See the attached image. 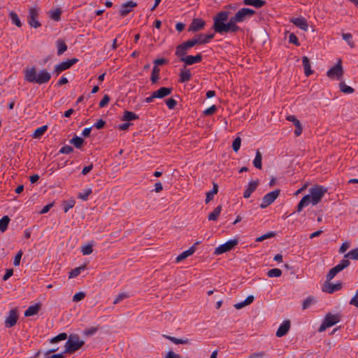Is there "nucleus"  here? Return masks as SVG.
I'll return each mask as SVG.
<instances>
[{
	"label": "nucleus",
	"instance_id": "864d4df0",
	"mask_svg": "<svg viewBox=\"0 0 358 358\" xmlns=\"http://www.w3.org/2000/svg\"><path fill=\"white\" fill-rule=\"evenodd\" d=\"M85 269V266H81L77 268H75L74 269L71 270L69 272V278H75L77 277L81 272V271H83Z\"/></svg>",
	"mask_w": 358,
	"mask_h": 358
},
{
	"label": "nucleus",
	"instance_id": "a211bd4d",
	"mask_svg": "<svg viewBox=\"0 0 358 358\" xmlns=\"http://www.w3.org/2000/svg\"><path fill=\"white\" fill-rule=\"evenodd\" d=\"M291 322L289 320H285L278 327L276 331V336L282 337L287 334L290 329Z\"/></svg>",
	"mask_w": 358,
	"mask_h": 358
},
{
	"label": "nucleus",
	"instance_id": "49530a36",
	"mask_svg": "<svg viewBox=\"0 0 358 358\" xmlns=\"http://www.w3.org/2000/svg\"><path fill=\"white\" fill-rule=\"evenodd\" d=\"M343 39L347 42V43L351 47H355V43L352 41V36L350 33H343L342 34Z\"/></svg>",
	"mask_w": 358,
	"mask_h": 358
},
{
	"label": "nucleus",
	"instance_id": "a18cd8bd",
	"mask_svg": "<svg viewBox=\"0 0 358 358\" xmlns=\"http://www.w3.org/2000/svg\"><path fill=\"white\" fill-rule=\"evenodd\" d=\"M339 88L340 90L344 94H352L355 91V90L352 87L347 85L344 82H341L339 84Z\"/></svg>",
	"mask_w": 358,
	"mask_h": 358
},
{
	"label": "nucleus",
	"instance_id": "6e6d98bb",
	"mask_svg": "<svg viewBox=\"0 0 358 358\" xmlns=\"http://www.w3.org/2000/svg\"><path fill=\"white\" fill-rule=\"evenodd\" d=\"M98 327H91L89 329H86L83 331V335L86 336H94L98 331Z\"/></svg>",
	"mask_w": 358,
	"mask_h": 358
},
{
	"label": "nucleus",
	"instance_id": "1a4fd4ad",
	"mask_svg": "<svg viewBox=\"0 0 358 358\" xmlns=\"http://www.w3.org/2000/svg\"><path fill=\"white\" fill-rule=\"evenodd\" d=\"M238 241L237 239L229 240L216 248L213 254L215 255H220L223 253L229 252L234 248V246L238 244Z\"/></svg>",
	"mask_w": 358,
	"mask_h": 358
},
{
	"label": "nucleus",
	"instance_id": "4468645a",
	"mask_svg": "<svg viewBox=\"0 0 358 358\" xmlns=\"http://www.w3.org/2000/svg\"><path fill=\"white\" fill-rule=\"evenodd\" d=\"M255 13H256V12L254 10L251 9V8H243L238 10L236 13L235 16L237 18H238V20L241 22H243L245 20L246 17H252Z\"/></svg>",
	"mask_w": 358,
	"mask_h": 358
},
{
	"label": "nucleus",
	"instance_id": "f704fd0d",
	"mask_svg": "<svg viewBox=\"0 0 358 358\" xmlns=\"http://www.w3.org/2000/svg\"><path fill=\"white\" fill-rule=\"evenodd\" d=\"M10 219L8 215H4L0 219V231L4 232L7 230Z\"/></svg>",
	"mask_w": 358,
	"mask_h": 358
},
{
	"label": "nucleus",
	"instance_id": "9d476101",
	"mask_svg": "<svg viewBox=\"0 0 358 358\" xmlns=\"http://www.w3.org/2000/svg\"><path fill=\"white\" fill-rule=\"evenodd\" d=\"M78 62V59L76 58H73L66 61L62 62L60 64L55 66L54 73H56L57 75H59L62 71L71 68L73 64H76Z\"/></svg>",
	"mask_w": 358,
	"mask_h": 358
},
{
	"label": "nucleus",
	"instance_id": "f03ea898",
	"mask_svg": "<svg viewBox=\"0 0 358 358\" xmlns=\"http://www.w3.org/2000/svg\"><path fill=\"white\" fill-rule=\"evenodd\" d=\"M24 73V80L31 83L41 85L48 83L51 78L50 73L46 69L41 70L37 74L36 69L34 66L26 69Z\"/></svg>",
	"mask_w": 358,
	"mask_h": 358
},
{
	"label": "nucleus",
	"instance_id": "603ef678",
	"mask_svg": "<svg viewBox=\"0 0 358 358\" xmlns=\"http://www.w3.org/2000/svg\"><path fill=\"white\" fill-rule=\"evenodd\" d=\"M348 258L343 259L338 264H337L336 266L338 268V269L342 271L345 268L348 267L350 264V262L348 259Z\"/></svg>",
	"mask_w": 358,
	"mask_h": 358
},
{
	"label": "nucleus",
	"instance_id": "4be33fe9",
	"mask_svg": "<svg viewBox=\"0 0 358 358\" xmlns=\"http://www.w3.org/2000/svg\"><path fill=\"white\" fill-rule=\"evenodd\" d=\"M171 92L172 88L162 87H160L159 90L155 91L154 93L156 98L162 99L171 94Z\"/></svg>",
	"mask_w": 358,
	"mask_h": 358
},
{
	"label": "nucleus",
	"instance_id": "ddd939ff",
	"mask_svg": "<svg viewBox=\"0 0 358 358\" xmlns=\"http://www.w3.org/2000/svg\"><path fill=\"white\" fill-rule=\"evenodd\" d=\"M343 284L342 282H337L336 284H332L330 281H325L322 286V291L329 294H332L334 292L341 290L342 289Z\"/></svg>",
	"mask_w": 358,
	"mask_h": 358
},
{
	"label": "nucleus",
	"instance_id": "423d86ee",
	"mask_svg": "<svg viewBox=\"0 0 358 358\" xmlns=\"http://www.w3.org/2000/svg\"><path fill=\"white\" fill-rule=\"evenodd\" d=\"M229 13L228 11L222 10L219 12L214 17H213V29L215 32L218 33L219 31L222 28V26L225 24V22L227 21L229 18Z\"/></svg>",
	"mask_w": 358,
	"mask_h": 358
},
{
	"label": "nucleus",
	"instance_id": "cd10ccee",
	"mask_svg": "<svg viewBox=\"0 0 358 358\" xmlns=\"http://www.w3.org/2000/svg\"><path fill=\"white\" fill-rule=\"evenodd\" d=\"M138 118V115H136L135 113L129 110H125L123 113L121 120L129 122L131 120H137Z\"/></svg>",
	"mask_w": 358,
	"mask_h": 358
},
{
	"label": "nucleus",
	"instance_id": "f8f14e48",
	"mask_svg": "<svg viewBox=\"0 0 358 358\" xmlns=\"http://www.w3.org/2000/svg\"><path fill=\"white\" fill-rule=\"evenodd\" d=\"M18 317V312L15 308L10 310L8 315L5 320V327L6 328H11L14 327L17 322Z\"/></svg>",
	"mask_w": 358,
	"mask_h": 358
},
{
	"label": "nucleus",
	"instance_id": "052dcab7",
	"mask_svg": "<svg viewBox=\"0 0 358 358\" xmlns=\"http://www.w3.org/2000/svg\"><path fill=\"white\" fill-rule=\"evenodd\" d=\"M85 296V293L83 292H79L74 294L73 296V301L78 302L83 300Z\"/></svg>",
	"mask_w": 358,
	"mask_h": 358
},
{
	"label": "nucleus",
	"instance_id": "79ce46f5",
	"mask_svg": "<svg viewBox=\"0 0 358 358\" xmlns=\"http://www.w3.org/2000/svg\"><path fill=\"white\" fill-rule=\"evenodd\" d=\"M48 126L47 125H43L41 127L37 128L33 134V138H39L41 136L44 134V133L47 131Z\"/></svg>",
	"mask_w": 358,
	"mask_h": 358
},
{
	"label": "nucleus",
	"instance_id": "4d7b16f0",
	"mask_svg": "<svg viewBox=\"0 0 358 358\" xmlns=\"http://www.w3.org/2000/svg\"><path fill=\"white\" fill-rule=\"evenodd\" d=\"M22 255H23V252H22V250H20L17 252V253L15 256L14 260H13V265L15 266H17L20 265Z\"/></svg>",
	"mask_w": 358,
	"mask_h": 358
},
{
	"label": "nucleus",
	"instance_id": "09e8293b",
	"mask_svg": "<svg viewBox=\"0 0 358 358\" xmlns=\"http://www.w3.org/2000/svg\"><path fill=\"white\" fill-rule=\"evenodd\" d=\"M67 338V334L66 333H61L58 334L57 336L52 338L50 340V342L51 343H56L59 341H64Z\"/></svg>",
	"mask_w": 358,
	"mask_h": 358
},
{
	"label": "nucleus",
	"instance_id": "69168bd1",
	"mask_svg": "<svg viewBox=\"0 0 358 358\" xmlns=\"http://www.w3.org/2000/svg\"><path fill=\"white\" fill-rule=\"evenodd\" d=\"M184 43L186 45V46L189 49L192 47H194V45H198V42L196 41V37L190 39V40H188L187 41H185Z\"/></svg>",
	"mask_w": 358,
	"mask_h": 358
},
{
	"label": "nucleus",
	"instance_id": "7ed1b4c3",
	"mask_svg": "<svg viewBox=\"0 0 358 358\" xmlns=\"http://www.w3.org/2000/svg\"><path fill=\"white\" fill-rule=\"evenodd\" d=\"M84 344L85 342L80 341L78 335L71 336L66 342L64 352L73 353L79 350Z\"/></svg>",
	"mask_w": 358,
	"mask_h": 358
},
{
	"label": "nucleus",
	"instance_id": "774afa93",
	"mask_svg": "<svg viewBox=\"0 0 358 358\" xmlns=\"http://www.w3.org/2000/svg\"><path fill=\"white\" fill-rule=\"evenodd\" d=\"M350 304L358 308V289L356 291L354 296L351 299Z\"/></svg>",
	"mask_w": 358,
	"mask_h": 358
},
{
	"label": "nucleus",
	"instance_id": "5fc2aeb1",
	"mask_svg": "<svg viewBox=\"0 0 358 358\" xmlns=\"http://www.w3.org/2000/svg\"><path fill=\"white\" fill-rule=\"evenodd\" d=\"M241 144V138L240 137H236L232 143V148L235 152H237L239 150Z\"/></svg>",
	"mask_w": 358,
	"mask_h": 358
},
{
	"label": "nucleus",
	"instance_id": "5701e85b",
	"mask_svg": "<svg viewBox=\"0 0 358 358\" xmlns=\"http://www.w3.org/2000/svg\"><path fill=\"white\" fill-rule=\"evenodd\" d=\"M189 50V48L186 46V45L184 43V42L180 45H178L176 48V52L175 55L180 57V59L181 58H185L187 55V51Z\"/></svg>",
	"mask_w": 358,
	"mask_h": 358
},
{
	"label": "nucleus",
	"instance_id": "0e129e2a",
	"mask_svg": "<svg viewBox=\"0 0 358 358\" xmlns=\"http://www.w3.org/2000/svg\"><path fill=\"white\" fill-rule=\"evenodd\" d=\"M289 42L290 43H293L297 46L300 45V43L299 42L298 38L296 36V35L293 33L290 34L289 36Z\"/></svg>",
	"mask_w": 358,
	"mask_h": 358
},
{
	"label": "nucleus",
	"instance_id": "680f3d73",
	"mask_svg": "<svg viewBox=\"0 0 358 358\" xmlns=\"http://www.w3.org/2000/svg\"><path fill=\"white\" fill-rule=\"evenodd\" d=\"M286 119H287V120L292 122L293 124L294 125V127L299 126L301 124L300 121L294 115H289L287 116Z\"/></svg>",
	"mask_w": 358,
	"mask_h": 358
},
{
	"label": "nucleus",
	"instance_id": "aec40b11",
	"mask_svg": "<svg viewBox=\"0 0 358 358\" xmlns=\"http://www.w3.org/2000/svg\"><path fill=\"white\" fill-rule=\"evenodd\" d=\"M214 36L215 34L213 33L208 34H199L195 36L198 42V45H203L209 43L210 41L214 38Z\"/></svg>",
	"mask_w": 358,
	"mask_h": 358
},
{
	"label": "nucleus",
	"instance_id": "393cba45",
	"mask_svg": "<svg viewBox=\"0 0 358 358\" xmlns=\"http://www.w3.org/2000/svg\"><path fill=\"white\" fill-rule=\"evenodd\" d=\"M41 308V305L39 303H36L34 306H30L24 312L25 317H30L36 315Z\"/></svg>",
	"mask_w": 358,
	"mask_h": 358
},
{
	"label": "nucleus",
	"instance_id": "6e6552de",
	"mask_svg": "<svg viewBox=\"0 0 358 358\" xmlns=\"http://www.w3.org/2000/svg\"><path fill=\"white\" fill-rule=\"evenodd\" d=\"M280 193V189H276L264 196L262 201L260 204V208L264 209L271 205L278 197Z\"/></svg>",
	"mask_w": 358,
	"mask_h": 358
},
{
	"label": "nucleus",
	"instance_id": "473e14b6",
	"mask_svg": "<svg viewBox=\"0 0 358 358\" xmlns=\"http://www.w3.org/2000/svg\"><path fill=\"white\" fill-rule=\"evenodd\" d=\"M166 338L171 341L175 344H190L191 341L187 338H178L171 336H164Z\"/></svg>",
	"mask_w": 358,
	"mask_h": 358
},
{
	"label": "nucleus",
	"instance_id": "20e7f679",
	"mask_svg": "<svg viewBox=\"0 0 358 358\" xmlns=\"http://www.w3.org/2000/svg\"><path fill=\"white\" fill-rule=\"evenodd\" d=\"M238 22H241L238 18H237L235 15L231 17L229 22L227 23H225V24H223L222 28L219 31V34H224V33H235L238 31H241V29L240 27H238L236 24Z\"/></svg>",
	"mask_w": 358,
	"mask_h": 358
},
{
	"label": "nucleus",
	"instance_id": "2eb2a0df",
	"mask_svg": "<svg viewBox=\"0 0 358 358\" xmlns=\"http://www.w3.org/2000/svg\"><path fill=\"white\" fill-rule=\"evenodd\" d=\"M206 22L201 18H194L192 21L188 31L192 32H197L204 28Z\"/></svg>",
	"mask_w": 358,
	"mask_h": 358
},
{
	"label": "nucleus",
	"instance_id": "a878e982",
	"mask_svg": "<svg viewBox=\"0 0 358 358\" xmlns=\"http://www.w3.org/2000/svg\"><path fill=\"white\" fill-rule=\"evenodd\" d=\"M243 3L244 5L252 6L255 8H260L266 3L264 0H243Z\"/></svg>",
	"mask_w": 358,
	"mask_h": 358
},
{
	"label": "nucleus",
	"instance_id": "c756f323",
	"mask_svg": "<svg viewBox=\"0 0 358 358\" xmlns=\"http://www.w3.org/2000/svg\"><path fill=\"white\" fill-rule=\"evenodd\" d=\"M218 185L215 182H213V189L206 193V197L205 200L206 203H208L213 199L214 195L218 192Z\"/></svg>",
	"mask_w": 358,
	"mask_h": 358
},
{
	"label": "nucleus",
	"instance_id": "7c9ffc66",
	"mask_svg": "<svg viewBox=\"0 0 358 358\" xmlns=\"http://www.w3.org/2000/svg\"><path fill=\"white\" fill-rule=\"evenodd\" d=\"M192 77L191 72L189 69H181L180 73V79L179 82L180 83H186L190 80Z\"/></svg>",
	"mask_w": 358,
	"mask_h": 358
},
{
	"label": "nucleus",
	"instance_id": "f3484780",
	"mask_svg": "<svg viewBox=\"0 0 358 358\" xmlns=\"http://www.w3.org/2000/svg\"><path fill=\"white\" fill-rule=\"evenodd\" d=\"M136 6L137 3L133 1H128L126 3H122L120 9V15L126 16L131 11L133 8Z\"/></svg>",
	"mask_w": 358,
	"mask_h": 358
},
{
	"label": "nucleus",
	"instance_id": "0eeeda50",
	"mask_svg": "<svg viewBox=\"0 0 358 358\" xmlns=\"http://www.w3.org/2000/svg\"><path fill=\"white\" fill-rule=\"evenodd\" d=\"M343 75V69L341 59H339L336 64L329 69L327 72V76L331 79L336 78L337 80H341Z\"/></svg>",
	"mask_w": 358,
	"mask_h": 358
},
{
	"label": "nucleus",
	"instance_id": "ea45409f",
	"mask_svg": "<svg viewBox=\"0 0 358 358\" xmlns=\"http://www.w3.org/2000/svg\"><path fill=\"white\" fill-rule=\"evenodd\" d=\"M50 16L52 20L58 22L61 19L62 10L60 8H57L55 10H51L49 12Z\"/></svg>",
	"mask_w": 358,
	"mask_h": 358
},
{
	"label": "nucleus",
	"instance_id": "de8ad7c7",
	"mask_svg": "<svg viewBox=\"0 0 358 358\" xmlns=\"http://www.w3.org/2000/svg\"><path fill=\"white\" fill-rule=\"evenodd\" d=\"M282 271L280 268H272L267 272V275L270 278H278L281 276Z\"/></svg>",
	"mask_w": 358,
	"mask_h": 358
},
{
	"label": "nucleus",
	"instance_id": "39448f33",
	"mask_svg": "<svg viewBox=\"0 0 358 358\" xmlns=\"http://www.w3.org/2000/svg\"><path fill=\"white\" fill-rule=\"evenodd\" d=\"M340 320L341 316L338 314L327 313L319 328V331H324L327 328L331 327L338 323Z\"/></svg>",
	"mask_w": 358,
	"mask_h": 358
},
{
	"label": "nucleus",
	"instance_id": "bf43d9fd",
	"mask_svg": "<svg viewBox=\"0 0 358 358\" xmlns=\"http://www.w3.org/2000/svg\"><path fill=\"white\" fill-rule=\"evenodd\" d=\"M217 109V106L215 105H213V106H210L209 108H208L207 109H206L203 111V113L205 115L209 116V115H211L213 113H215L216 112Z\"/></svg>",
	"mask_w": 358,
	"mask_h": 358
},
{
	"label": "nucleus",
	"instance_id": "f257e3e1",
	"mask_svg": "<svg viewBox=\"0 0 358 358\" xmlns=\"http://www.w3.org/2000/svg\"><path fill=\"white\" fill-rule=\"evenodd\" d=\"M327 192V187L319 185H313L309 189V194L304 196L297 204L296 212L300 213L303 208L308 206L310 203L313 206L317 205Z\"/></svg>",
	"mask_w": 358,
	"mask_h": 358
},
{
	"label": "nucleus",
	"instance_id": "58836bf2",
	"mask_svg": "<svg viewBox=\"0 0 358 358\" xmlns=\"http://www.w3.org/2000/svg\"><path fill=\"white\" fill-rule=\"evenodd\" d=\"M9 17L10 18L13 24H15L18 27H22V22L16 13L10 11L9 13Z\"/></svg>",
	"mask_w": 358,
	"mask_h": 358
},
{
	"label": "nucleus",
	"instance_id": "2f4dec72",
	"mask_svg": "<svg viewBox=\"0 0 358 358\" xmlns=\"http://www.w3.org/2000/svg\"><path fill=\"white\" fill-rule=\"evenodd\" d=\"M255 298L252 295H249L247 298L242 302L237 303L234 305L236 309H241L248 305L252 303L254 301Z\"/></svg>",
	"mask_w": 358,
	"mask_h": 358
},
{
	"label": "nucleus",
	"instance_id": "c03bdc74",
	"mask_svg": "<svg viewBox=\"0 0 358 358\" xmlns=\"http://www.w3.org/2000/svg\"><path fill=\"white\" fill-rule=\"evenodd\" d=\"M76 204L74 199H71L63 202V210L64 213H67L71 208H73Z\"/></svg>",
	"mask_w": 358,
	"mask_h": 358
},
{
	"label": "nucleus",
	"instance_id": "338daca9",
	"mask_svg": "<svg viewBox=\"0 0 358 358\" xmlns=\"http://www.w3.org/2000/svg\"><path fill=\"white\" fill-rule=\"evenodd\" d=\"M166 104L169 109H173L177 105V101L173 98H170L166 101Z\"/></svg>",
	"mask_w": 358,
	"mask_h": 358
},
{
	"label": "nucleus",
	"instance_id": "72a5a7b5",
	"mask_svg": "<svg viewBox=\"0 0 358 358\" xmlns=\"http://www.w3.org/2000/svg\"><path fill=\"white\" fill-rule=\"evenodd\" d=\"M84 142L85 140L83 138L76 135L70 140V143L73 144L78 149H80L83 147Z\"/></svg>",
	"mask_w": 358,
	"mask_h": 358
},
{
	"label": "nucleus",
	"instance_id": "412c9836",
	"mask_svg": "<svg viewBox=\"0 0 358 358\" xmlns=\"http://www.w3.org/2000/svg\"><path fill=\"white\" fill-rule=\"evenodd\" d=\"M259 185V180H253L249 182L248 187L243 192V197L244 198H249L252 193L255 191L257 186Z\"/></svg>",
	"mask_w": 358,
	"mask_h": 358
},
{
	"label": "nucleus",
	"instance_id": "6ab92c4d",
	"mask_svg": "<svg viewBox=\"0 0 358 358\" xmlns=\"http://www.w3.org/2000/svg\"><path fill=\"white\" fill-rule=\"evenodd\" d=\"M202 58L201 54L199 53L195 56L187 55L185 58H181L180 61L185 62L186 65H192L201 62Z\"/></svg>",
	"mask_w": 358,
	"mask_h": 358
},
{
	"label": "nucleus",
	"instance_id": "13d9d810",
	"mask_svg": "<svg viewBox=\"0 0 358 358\" xmlns=\"http://www.w3.org/2000/svg\"><path fill=\"white\" fill-rule=\"evenodd\" d=\"M73 151V147L70 145H64L60 148L59 153V154H70Z\"/></svg>",
	"mask_w": 358,
	"mask_h": 358
},
{
	"label": "nucleus",
	"instance_id": "c85d7f7f",
	"mask_svg": "<svg viewBox=\"0 0 358 358\" xmlns=\"http://www.w3.org/2000/svg\"><path fill=\"white\" fill-rule=\"evenodd\" d=\"M56 47L57 48V55H62L67 50V45L65 41L62 38H59L56 41Z\"/></svg>",
	"mask_w": 358,
	"mask_h": 358
},
{
	"label": "nucleus",
	"instance_id": "e433bc0d",
	"mask_svg": "<svg viewBox=\"0 0 358 358\" xmlns=\"http://www.w3.org/2000/svg\"><path fill=\"white\" fill-rule=\"evenodd\" d=\"M159 72L160 69L157 66H154L150 76V80L152 84H155L158 81L159 78Z\"/></svg>",
	"mask_w": 358,
	"mask_h": 358
},
{
	"label": "nucleus",
	"instance_id": "37998d69",
	"mask_svg": "<svg viewBox=\"0 0 358 358\" xmlns=\"http://www.w3.org/2000/svg\"><path fill=\"white\" fill-rule=\"evenodd\" d=\"M341 271L336 266L331 268L326 275V281L331 280Z\"/></svg>",
	"mask_w": 358,
	"mask_h": 358
},
{
	"label": "nucleus",
	"instance_id": "9b49d317",
	"mask_svg": "<svg viewBox=\"0 0 358 358\" xmlns=\"http://www.w3.org/2000/svg\"><path fill=\"white\" fill-rule=\"evenodd\" d=\"M38 13L36 8H31L29 10V15L27 16V21L29 24L35 29L38 28L41 26V23L38 21Z\"/></svg>",
	"mask_w": 358,
	"mask_h": 358
},
{
	"label": "nucleus",
	"instance_id": "4c0bfd02",
	"mask_svg": "<svg viewBox=\"0 0 358 358\" xmlns=\"http://www.w3.org/2000/svg\"><path fill=\"white\" fill-rule=\"evenodd\" d=\"M222 210V206H217L212 213H210L208 216V220L215 221L217 220L220 213Z\"/></svg>",
	"mask_w": 358,
	"mask_h": 358
},
{
	"label": "nucleus",
	"instance_id": "dca6fc26",
	"mask_svg": "<svg viewBox=\"0 0 358 358\" xmlns=\"http://www.w3.org/2000/svg\"><path fill=\"white\" fill-rule=\"evenodd\" d=\"M290 22L293 23L296 27L302 29L303 31H307L308 29V24L307 20L303 17H292Z\"/></svg>",
	"mask_w": 358,
	"mask_h": 358
},
{
	"label": "nucleus",
	"instance_id": "8fccbe9b",
	"mask_svg": "<svg viewBox=\"0 0 358 358\" xmlns=\"http://www.w3.org/2000/svg\"><path fill=\"white\" fill-rule=\"evenodd\" d=\"M93 243H88L85 245H83L81 248V252L83 255H88L92 253L93 252Z\"/></svg>",
	"mask_w": 358,
	"mask_h": 358
},
{
	"label": "nucleus",
	"instance_id": "3c124183",
	"mask_svg": "<svg viewBox=\"0 0 358 358\" xmlns=\"http://www.w3.org/2000/svg\"><path fill=\"white\" fill-rule=\"evenodd\" d=\"M345 258H349L351 259L358 260V248L350 250L349 252L345 255Z\"/></svg>",
	"mask_w": 358,
	"mask_h": 358
},
{
	"label": "nucleus",
	"instance_id": "bb28decb",
	"mask_svg": "<svg viewBox=\"0 0 358 358\" xmlns=\"http://www.w3.org/2000/svg\"><path fill=\"white\" fill-rule=\"evenodd\" d=\"M195 252L194 246H191L187 250L180 254L176 259V262H180L192 255Z\"/></svg>",
	"mask_w": 358,
	"mask_h": 358
},
{
	"label": "nucleus",
	"instance_id": "b1692460",
	"mask_svg": "<svg viewBox=\"0 0 358 358\" xmlns=\"http://www.w3.org/2000/svg\"><path fill=\"white\" fill-rule=\"evenodd\" d=\"M302 63L304 69V74L306 77L310 76L313 73V71L311 70L310 62L308 57L303 56L302 57Z\"/></svg>",
	"mask_w": 358,
	"mask_h": 358
},
{
	"label": "nucleus",
	"instance_id": "a19ab883",
	"mask_svg": "<svg viewBox=\"0 0 358 358\" xmlns=\"http://www.w3.org/2000/svg\"><path fill=\"white\" fill-rule=\"evenodd\" d=\"M92 191L91 188H87L83 189V192H79L77 197L83 201H87L88 199V196L92 194Z\"/></svg>",
	"mask_w": 358,
	"mask_h": 358
},
{
	"label": "nucleus",
	"instance_id": "c9c22d12",
	"mask_svg": "<svg viewBox=\"0 0 358 358\" xmlns=\"http://www.w3.org/2000/svg\"><path fill=\"white\" fill-rule=\"evenodd\" d=\"M262 153L260 152V151L259 150H257L256 152L255 159L253 161L254 166L258 169H262Z\"/></svg>",
	"mask_w": 358,
	"mask_h": 358
},
{
	"label": "nucleus",
	"instance_id": "e2e57ef3",
	"mask_svg": "<svg viewBox=\"0 0 358 358\" xmlns=\"http://www.w3.org/2000/svg\"><path fill=\"white\" fill-rule=\"evenodd\" d=\"M110 101V96L108 95V94H105L102 99L101 100V101L99 102V107L100 108H103L105 107L109 102Z\"/></svg>",
	"mask_w": 358,
	"mask_h": 358
}]
</instances>
